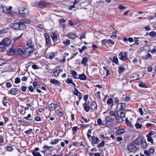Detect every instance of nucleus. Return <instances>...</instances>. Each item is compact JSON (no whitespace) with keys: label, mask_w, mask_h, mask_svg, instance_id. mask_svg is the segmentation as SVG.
Here are the masks:
<instances>
[{"label":"nucleus","mask_w":156,"mask_h":156,"mask_svg":"<svg viewBox=\"0 0 156 156\" xmlns=\"http://www.w3.org/2000/svg\"><path fill=\"white\" fill-rule=\"evenodd\" d=\"M54 104L51 103L48 106L49 110L51 111H52L55 109V107H54Z\"/></svg>","instance_id":"obj_37"},{"label":"nucleus","mask_w":156,"mask_h":156,"mask_svg":"<svg viewBox=\"0 0 156 156\" xmlns=\"http://www.w3.org/2000/svg\"><path fill=\"white\" fill-rule=\"evenodd\" d=\"M73 93L74 95H77L79 97V100H80L82 99V97L81 96V93L76 88H75V90L74 91H73Z\"/></svg>","instance_id":"obj_18"},{"label":"nucleus","mask_w":156,"mask_h":156,"mask_svg":"<svg viewBox=\"0 0 156 156\" xmlns=\"http://www.w3.org/2000/svg\"><path fill=\"white\" fill-rule=\"evenodd\" d=\"M147 140L148 142H150L152 144L153 143V140L151 136H147Z\"/></svg>","instance_id":"obj_42"},{"label":"nucleus","mask_w":156,"mask_h":156,"mask_svg":"<svg viewBox=\"0 0 156 156\" xmlns=\"http://www.w3.org/2000/svg\"><path fill=\"white\" fill-rule=\"evenodd\" d=\"M113 61L116 64H117L118 62L117 57L116 56H114L113 58Z\"/></svg>","instance_id":"obj_52"},{"label":"nucleus","mask_w":156,"mask_h":156,"mask_svg":"<svg viewBox=\"0 0 156 156\" xmlns=\"http://www.w3.org/2000/svg\"><path fill=\"white\" fill-rule=\"evenodd\" d=\"M118 8L120 10H122L126 8V7L124 6L121 4H120L118 6Z\"/></svg>","instance_id":"obj_56"},{"label":"nucleus","mask_w":156,"mask_h":156,"mask_svg":"<svg viewBox=\"0 0 156 156\" xmlns=\"http://www.w3.org/2000/svg\"><path fill=\"white\" fill-rule=\"evenodd\" d=\"M44 55L46 57L52 59L54 58L55 56L56 53L51 52L49 53H46Z\"/></svg>","instance_id":"obj_10"},{"label":"nucleus","mask_w":156,"mask_h":156,"mask_svg":"<svg viewBox=\"0 0 156 156\" xmlns=\"http://www.w3.org/2000/svg\"><path fill=\"white\" fill-rule=\"evenodd\" d=\"M63 43L66 46H67L69 45L70 44V41L69 40L66 39V41H63Z\"/></svg>","instance_id":"obj_39"},{"label":"nucleus","mask_w":156,"mask_h":156,"mask_svg":"<svg viewBox=\"0 0 156 156\" xmlns=\"http://www.w3.org/2000/svg\"><path fill=\"white\" fill-rule=\"evenodd\" d=\"M67 36L69 38L72 39H75L77 37V36L75 34L72 32L69 33L67 34Z\"/></svg>","instance_id":"obj_23"},{"label":"nucleus","mask_w":156,"mask_h":156,"mask_svg":"<svg viewBox=\"0 0 156 156\" xmlns=\"http://www.w3.org/2000/svg\"><path fill=\"white\" fill-rule=\"evenodd\" d=\"M127 149L129 152H133L136 151L137 148L135 145L133 144H129L127 147Z\"/></svg>","instance_id":"obj_6"},{"label":"nucleus","mask_w":156,"mask_h":156,"mask_svg":"<svg viewBox=\"0 0 156 156\" xmlns=\"http://www.w3.org/2000/svg\"><path fill=\"white\" fill-rule=\"evenodd\" d=\"M119 68V73L120 74L123 73L125 69L123 66H118Z\"/></svg>","instance_id":"obj_38"},{"label":"nucleus","mask_w":156,"mask_h":156,"mask_svg":"<svg viewBox=\"0 0 156 156\" xmlns=\"http://www.w3.org/2000/svg\"><path fill=\"white\" fill-rule=\"evenodd\" d=\"M83 105L84 106V109L86 112H88L90 111V107L87 105L86 102L83 104Z\"/></svg>","instance_id":"obj_27"},{"label":"nucleus","mask_w":156,"mask_h":156,"mask_svg":"<svg viewBox=\"0 0 156 156\" xmlns=\"http://www.w3.org/2000/svg\"><path fill=\"white\" fill-rule=\"evenodd\" d=\"M90 108L93 110L95 111L97 109V105L94 101H93L90 105Z\"/></svg>","instance_id":"obj_17"},{"label":"nucleus","mask_w":156,"mask_h":156,"mask_svg":"<svg viewBox=\"0 0 156 156\" xmlns=\"http://www.w3.org/2000/svg\"><path fill=\"white\" fill-rule=\"evenodd\" d=\"M144 153L146 156H150V154L148 150L145 151Z\"/></svg>","instance_id":"obj_63"},{"label":"nucleus","mask_w":156,"mask_h":156,"mask_svg":"<svg viewBox=\"0 0 156 156\" xmlns=\"http://www.w3.org/2000/svg\"><path fill=\"white\" fill-rule=\"evenodd\" d=\"M87 49V47L85 46H83L81 49L79 48V51L80 53H82L84 50Z\"/></svg>","instance_id":"obj_47"},{"label":"nucleus","mask_w":156,"mask_h":156,"mask_svg":"<svg viewBox=\"0 0 156 156\" xmlns=\"http://www.w3.org/2000/svg\"><path fill=\"white\" fill-rule=\"evenodd\" d=\"M5 46L2 43V41L0 43V51H5L6 49Z\"/></svg>","instance_id":"obj_25"},{"label":"nucleus","mask_w":156,"mask_h":156,"mask_svg":"<svg viewBox=\"0 0 156 156\" xmlns=\"http://www.w3.org/2000/svg\"><path fill=\"white\" fill-rule=\"evenodd\" d=\"M139 86L140 87L147 88L148 87V86L146 84L143 82H141L139 84Z\"/></svg>","instance_id":"obj_35"},{"label":"nucleus","mask_w":156,"mask_h":156,"mask_svg":"<svg viewBox=\"0 0 156 156\" xmlns=\"http://www.w3.org/2000/svg\"><path fill=\"white\" fill-rule=\"evenodd\" d=\"M66 82L67 83L72 84L73 82L72 81V79L71 78H68L66 81Z\"/></svg>","instance_id":"obj_44"},{"label":"nucleus","mask_w":156,"mask_h":156,"mask_svg":"<svg viewBox=\"0 0 156 156\" xmlns=\"http://www.w3.org/2000/svg\"><path fill=\"white\" fill-rule=\"evenodd\" d=\"M59 141V140L58 139H55L53 141H52L51 142V144H56L58 143Z\"/></svg>","instance_id":"obj_50"},{"label":"nucleus","mask_w":156,"mask_h":156,"mask_svg":"<svg viewBox=\"0 0 156 156\" xmlns=\"http://www.w3.org/2000/svg\"><path fill=\"white\" fill-rule=\"evenodd\" d=\"M44 36L45 37L46 45L50 44L51 42L50 41V38L48 34L47 33H45L44 34Z\"/></svg>","instance_id":"obj_14"},{"label":"nucleus","mask_w":156,"mask_h":156,"mask_svg":"<svg viewBox=\"0 0 156 156\" xmlns=\"http://www.w3.org/2000/svg\"><path fill=\"white\" fill-rule=\"evenodd\" d=\"M100 91H98L95 93V95L96 96V97L98 98H101L100 94Z\"/></svg>","instance_id":"obj_54"},{"label":"nucleus","mask_w":156,"mask_h":156,"mask_svg":"<svg viewBox=\"0 0 156 156\" xmlns=\"http://www.w3.org/2000/svg\"><path fill=\"white\" fill-rule=\"evenodd\" d=\"M88 61V58L87 57H84L83 58L82 61V64H84L85 66H86L87 65V62Z\"/></svg>","instance_id":"obj_28"},{"label":"nucleus","mask_w":156,"mask_h":156,"mask_svg":"<svg viewBox=\"0 0 156 156\" xmlns=\"http://www.w3.org/2000/svg\"><path fill=\"white\" fill-rule=\"evenodd\" d=\"M149 35L153 37H154L156 35V33L154 31H151L149 33Z\"/></svg>","instance_id":"obj_55"},{"label":"nucleus","mask_w":156,"mask_h":156,"mask_svg":"<svg viewBox=\"0 0 156 156\" xmlns=\"http://www.w3.org/2000/svg\"><path fill=\"white\" fill-rule=\"evenodd\" d=\"M23 21H20L19 22L18 29L22 30H25L26 29V25L23 23Z\"/></svg>","instance_id":"obj_12"},{"label":"nucleus","mask_w":156,"mask_h":156,"mask_svg":"<svg viewBox=\"0 0 156 156\" xmlns=\"http://www.w3.org/2000/svg\"><path fill=\"white\" fill-rule=\"evenodd\" d=\"M8 93L12 95H15L17 94V93L12 88L9 91Z\"/></svg>","instance_id":"obj_31"},{"label":"nucleus","mask_w":156,"mask_h":156,"mask_svg":"<svg viewBox=\"0 0 156 156\" xmlns=\"http://www.w3.org/2000/svg\"><path fill=\"white\" fill-rule=\"evenodd\" d=\"M47 4L46 2L44 1H41L38 2V5L40 8L44 7Z\"/></svg>","instance_id":"obj_22"},{"label":"nucleus","mask_w":156,"mask_h":156,"mask_svg":"<svg viewBox=\"0 0 156 156\" xmlns=\"http://www.w3.org/2000/svg\"><path fill=\"white\" fill-rule=\"evenodd\" d=\"M90 138L92 139V144L94 146L96 144H98L100 142V140L98 137L95 136H92Z\"/></svg>","instance_id":"obj_7"},{"label":"nucleus","mask_w":156,"mask_h":156,"mask_svg":"<svg viewBox=\"0 0 156 156\" xmlns=\"http://www.w3.org/2000/svg\"><path fill=\"white\" fill-rule=\"evenodd\" d=\"M11 43V40L8 38L4 39L2 41V43L3 44L5 45H6V46L10 45Z\"/></svg>","instance_id":"obj_9"},{"label":"nucleus","mask_w":156,"mask_h":156,"mask_svg":"<svg viewBox=\"0 0 156 156\" xmlns=\"http://www.w3.org/2000/svg\"><path fill=\"white\" fill-rule=\"evenodd\" d=\"M106 125L108 126H111L112 125V123L110 121H107L105 123Z\"/></svg>","instance_id":"obj_51"},{"label":"nucleus","mask_w":156,"mask_h":156,"mask_svg":"<svg viewBox=\"0 0 156 156\" xmlns=\"http://www.w3.org/2000/svg\"><path fill=\"white\" fill-rule=\"evenodd\" d=\"M7 32V30L2 29L0 30V34L6 33Z\"/></svg>","instance_id":"obj_59"},{"label":"nucleus","mask_w":156,"mask_h":156,"mask_svg":"<svg viewBox=\"0 0 156 156\" xmlns=\"http://www.w3.org/2000/svg\"><path fill=\"white\" fill-rule=\"evenodd\" d=\"M101 42H102V45L105 44L108 42V40L106 39L103 40L102 41H101Z\"/></svg>","instance_id":"obj_62"},{"label":"nucleus","mask_w":156,"mask_h":156,"mask_svg":"<svg viewBox=\"0 0 156 156\" xmlns=\"http://www.w3.org/2000/svg\"><path fill=\"white\" fill-rule=\"evenodd\" d=\"M115 119V122L118 124L122 123L123 121V119L119 115V114L116 117Z\"/></svg>","instance_id":"obj_15"},{"label":"nucleus","mask_w":156,"mask_h":156,"mask_svg":"<svg viewBox=\"0 0 156 156\" xmlns=\"http://www.w3.org/2000/svg\"><path fill=\"white\" fill-rule=\"evenodd\" d=\"M125 104L124 103L118 104L116 108L119 110H122L125 108Z\"/></svg>","instance_id":"obj_21"},{"label":"nucleus","mask_w":156,"mask_h":156,"mask_svg":"<svg viewBox=\"0 0 156 156\" xmlns=\"http://www.w3.org/2000/svg\"><path fill=\"white\" fill-rule=\"evenodd\" d=\"M87 76L84 74H80L77 79H79L81 80H85L86 79Z\"/></svg>","instance_id":"obj_24"},{"label":"nucleus","mask_w":156,"mask_h":156,"mask_svg":"<svg viewBox=\"0 0 156 156\" xmlns=\"http://www.w3.org/2000/svg\"><path fill=\"white\" fill-rule=\"evenodd\" d=\"M31 115L30 114H29L27 116L23 117V118L26 120H28L30 119L31 118Z\"/></svg>","instance_id":"obj_60"},{"label":"nucleus","mask_w":156,"mask_h":156,"mask_svg":"<svg viewBox=\"0 0 156 156\" xmlns=\"http://www.w3.org/2000/svg\"><path fill=\"white\" fill-rule=\"evenodd\" d=\"M99 70V68L98 67H94L93 70L92 71V72L93 73L96 72L98 71Z\"/></svg>","instance_id":"obj_49"},{"label":"nucleus","mask_w":156,"mask_h":156,"mask_svg":"<svg viewBox=\"0 0 156 156\" xmlns=\"http://www.w3.org/2000/svg\"><path fill=\"white\" fill-rule=\"evenodd\" d=\"M107 103L108 105L112 107L113 105V100L111 98H108L107 101Z\"/></svg>","instance_id":"obj_20"},{"label":"nucleus","mask_w":156,"mask_h":156,"mask_svg":"<svg viewBox=\"0 0 156 156\" xmlns=\"http://www.w3.org/2000/svg\"><path fill=\"white\" fill-rule=\"evenodd\" d=\"M32 67V68L34 69H38L39 68L37 65L35 64L33 65Z\"/></svg>","instance_id":"obj_64"},{"label":"nucleus","mask_w":156,"mask_h":156,"mask_svg":"<svg viewBox=\"0 0 156 156\" xmlns=\"http://www.w3.org/2000/svg\"><path fill=\"white\" fill-rule=\"evenodd\" d=\"M34 120L36 121H41L42 119L40 117L36 116Z\"/></svg>","instance_id":"obj_58"},{"label":"nucleus","mask_w":156,"mask_h":156,"mask_svg":"<svg viewBox=\"0 0 156 156\" xmlns=\"http://www.w3.org/2000/svg\"><path fill=\"white\" fill-rule=\"evenodd\" d=\"M62 71V69H61L60 68L57 67L55 68L53 72L55 76L56 77H58L59 76V74Z\"/></svg>","instance_id":"obj_8"},{"label":"nucleus","mask_w":156,"mask_h":156,"mask_svg":"<svg viewBox=\"0 0 156 156\" xmlns=\"http://www.w3.org/2000/svg\"><path fill=\"white\" fill-rule=\"evenodd\" d=\"M141 147L142 148L145 149L147 147V143L144 138H143L141 144Z\"/></svg>","instance_id":"obj_19"},{"label":"nucleus","mask_w":156,"mask_h":156,"mask_svg":"<svg viewBox=\"0 0 156 156\" xmlns=\"http://www.w3.org/2000/svg\"><path fill=\"white\" fill-rule=\"evenodd\" d=\"M23 34V33H20V34L19 36H14L13 39L14 41L17 40L21 38Z\"/></svg>","instance_id":"obj_34"},{"label":"nucleus","mask_w":156,"mask_h":156,"mask_svg":"<svg viewBox=\"0 0 156 156\" xmlns=\"http://www.w3.org/2000/svg\"><path fill=\"white\" fill-rule=\"evenodd\" d=\"M125 132V130L124 129H122L117 130L116 132V134L119 135L124 133Z\"/></svg>","instance_id":"obj_33"},{"label":"nucleus","mask_w":156,"mask_h":156,"mask_svg":"<svg viewBox=\"0 0 156 156\" xmlns=\"http://www.w3.org/2000/svg\"><path fill=\"white\" fill-rule=\"evenodd\" d=\"M16 55L24 58H27L30 56V55L29 51L23 46H19L16 47Z\"/></svg>","instance_id":"obj_1"},{"label":"nucleus","mask_w":156,"mask_h":156,"mask_svg":"<svg viewBox=\"0 0 156 156\" xmlns=\"http://www.w3.org/2000/svg\"><path fill=\"white\" fill-rule=\"evenodd\" d=\"M147 46H145L140 48L137 51V53H140L144 51H146L147 49Z\"/></svg>","instance_id":"obj_29"},{"label":"nucleus","mask_w":156,"mask_h":156,"mask_svg":"<svg viewBox=\"0 0 156 156\" xmlns=\"http://www.w3.org/2000/svg\"><path fill=\"white\" fill-rule=\"evenodd\" d=\"M97 122L99 126H104L105 124L104 122H103L101 119L99 118L97 121Z\"/></svg>","instance_id":"obj_32"},{"label":"nucleus","mask_w":156,"mask_h":156,"mask_svg":"<svg viewBox=\"0 0 156 156\" xmlns=\"http://www.w3.org/2000/svg\"><path fill=\"white\" fill-rule=\"evenodd\" d=\"M33 131V130L31 129H30L29 130L25 131V133L26 134H29Z\"/></svg>","instance_id":"obj_57"},{"label":"nucleus","mask_w":156,"mask_h":156,"mask_svg":"<svg viewBox=\"0 0 156 156\" xmlns=\"http://www.w3.org/2000/svg\"><path fill=\"white\" fill-rule=\"evenodd\" d=\"M92 133V130L91 129H89L88 130V131L87 133V137L89 139H90V138L92 137L90 135V134L91 133Z\"/></svg>","instance_id":"obj_40"},{"label":"nucleus","mask_w":156,"mask_h":156,"mask_svg":"<svg viewBox=\"0 0 156 156\" xmlns=\"http://www.w3.org/2000/svg\"><path fill=\"white\" fill-rule=\"evenodd\" d=\"M19 22L18 23H12L9 25V26L14 29H18L19 26Z\"/></svg>","instance_id":"obj_16"},{"label":"nucleus","mask_w":156,"mask_h":156,"mask_svg":"<svg viewBox=\"0 0 156 156\" xmlns=\"http://www.w3.org/2000/svg\"><path fill=\"white\" fill-rule=\"evenodd\" d=\"M126 122V124L128 126H129L131 127H132L133 126L132 124L128 120L127 118H126L125 121Z\"/></svg>","instance_id":"obj_46"},{"label":"nucleus","mask_w":156,"mask_h":156,"mask_svg":"<svg viewBox=\"0 0 156 156\" xmlns=\"http://www.w3.org/2000/svg\"><path fill=\"white\" fill-rule=\"evenodd\" d=\"M71 73L72 75L73 76V77L74 79H77V74L76 71L75 70H72L71 71Z\"/></svg>","instance_id":"obj_30"},{"label":"nucleus","mask_w":156,"mask_h":156,"mask_svg":"<svg viewBox=\"0 0 156 156\" xmlns=\"http://www.w3.org/2000/svg\"><path fill=\"white\" fill-rule=\"evenodd\" d=\"M31 152L34 156H42L40 153L35 151H32Z\"/></svg>","instance_id":"obj_36"},{"label":"nucleus","mask_w":156,"mask_h":156,"mask_svg":"<svg viewBox=\"0 0 156 156\" xmlns=\"http://www.w3.org/2000/svg\"><path fill=\"white\" fill-rule=\"evenodd\" d=\"M27 44L28 47L26 49L29 51V53L31 55V54L34 52V43L31 41L29 40L27 41Z\"/></svg>","instance_id":"obj_2"},{"label":"nucleus","mask_w":156,"mask_h":156,"mask_svg":"<svg viewBox=\"0 0 156 156\" xmlns=\"http://www.w3.org/2000/svg\"><path fill=\"white\" fill-rule=\"evenodd\" d=\"M20 14L23 16H26L29 14V11L23 7H20L19 10Z\"/></svg>","instance_id":"obj_3"},{"label":"nucleus","mask_w":156,"mask_h":156,"mask_svg":"<svg viewBox=\"0 0 156 156\" xmlns=\"http://www.w3.org/2000/svg\"><path fill=\"white\" fill-rule=\"evenodd\" d=\"M20 82V80L19 78L17 77L16 78L15 80V83L17 84L19 83Z\"/></svg>","instance_id":"obj_61"},{"label":"nucleus","mask_w":156,"mask_h":156,"mask_svg":"<svg viewBox=\"0 0 156 156\" xmlns=\"http://www.w3.org/2000/svg\"><path fill=\"white\" fill-rule=\"evenodd\" d=\"M78 128L77 126H75L73 127L72 129V131L73 132V134H74L75 132H76L77 133V130Z\"/></svg>","instance_id":"obj_43"},{"label":"nucleus","mask_w":156,"mask_h":156,"mask_svg":"<svg viewBox=\"0 0 156 156\" xmlns=\"http://www.w3.org/2000/svg\"><path fill=\"white\" fill-rule=\"evenodd\" d=\"M50 82L53 84H57L59 82L57 80L55 79H51L50 80Z\"/></svg>","instance_id":"obj_41"},{"label":"nucleus","mask_w":156,"mask_h":156,"mask_svg":"<svg viewBox=\"0 0 156 156\" xmlns=\"http://www.w3.org/2000/svg\"><path fill=\"white\" fill-rule=\"evenodd\" d=\"M142 125V124L137 123L135 125V126L137 129H139L141 127Z\"/></svg>","instance_id":"obj_53"},{"label":"nucleus","mask_w":156,"mask_h":156,"mask_svg":"<svg viewBox=\"0 0 156 156\" xmlns=\"http://www.w3.org/2000/svg\"><path fill=\"white\" fill-rule=\"evenodd\" d=\"M110 115L112 117H114L115 118L119 115L118 113L115 111H110L109 112Z\"/></svg>","instance_id":"obj_26"},{"label":"nucleus","mask_w":156,"mask_h":156,"mask_svg":"<svg viewBox=\"0 0 156 156\" xmlns=\"http://www.w3.org/2000/svg\"><path fill=\"white\" fill-rule=\"evenodd\" d=\"M6 148L7 151L9 152L12 151L13 149L12 147L10 146H7Z\"/></svg>","instance_id":"obj_48"},{"label":"nucleus","mask_w":156,"mask_h":156,"mask_svg":"<svg viewBox=\"0 0 156 156\" xmlns=\"http://www.w3.org/2000/svg\"><path fill=\"white\" fill-rule=\"evenodd\" d=\"M143 138L139 136L134 140V144L137 146L140 145L141 144Z\"/></svg>","instance_id":"obj_11"},{"label":"nucleus","mask_w":156,"mask_h":156,"mask_svg":"<svg viewBox=\"0 0 156 156\" xmlns=\"http://www.w3.org/2000/svg\"><path fill=\"white\" fill-rule=\"evenodd\" d=\"M16 46H14L10 49H9L7 51V54L10 55H12L14 54L16 55Z\"/></svg>","instance_id":"obj_4"},{"label":"nucleus","mask_w":156,"mask_h":156,"mask_svg":"<svg viewBox=\"0 0 156 156\" xmlns=\"http://www.w3.org/2000/svg\"><path fill=\"white\" fill-rule=\"evenodd\" d=\"M51 37L54 42L58 43H59V41L57 39V35L55 33H53L51 35Z\"/></svg>","instance_id":"obj_13"},{"label":"nucleus","mask_w":156,"mask_h":156,"mask_svg":"<svg viewBox=\"0 0 156 156\" xmlns=\"http://www.w3.org/2000/svg\"><path fill=\"white\" fill-rule=\"evenodd\" d=\"M119 58L122 61H126L127 60L128 58L126 52H121L119 55Z\"/></svg>","instance_id":"obj_5"},{"label":"nucleus","mask_w":156,"mask_h":156,"mask_svg":"<svg viewBox=\"0 0 156 156\" xmlns=\"http://www.w3.org/2000/svg\"><path fill=\"white\" fill-rule=\"evenodd\" d=\"M105 145V141H103L100 143L98 145V148H101V147L104 146Z\"/></svg>","instance_id":"obj_45"}]
</instances>
